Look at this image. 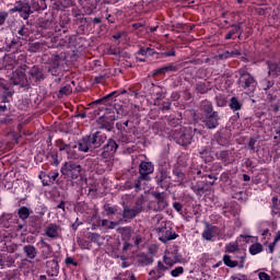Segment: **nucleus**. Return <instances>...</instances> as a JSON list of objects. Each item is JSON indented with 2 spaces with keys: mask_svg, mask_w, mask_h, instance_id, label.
I'll return each mask as SVG.
<instances>
[{
  "mask_svg": "<svg viewBox=\"0 0 280 280\" xmlns=\"http://www.w3.org/2000/svg\"><path fill=\"white\" fill-rule=\"evenodd\" d=\"M40 244H42V258L48 259V257H51V254L54 253L51 245H49V243H46L45 238L40 240Z\"/></svg>",
  "mask_w": 280,
  "mask_h": 280,
  "instance_id": "18",
  "label": "nucleus"
},
{
  "mask_svg": "<svg viewBox=\"0 0 280 280\" xmlns=\"http://www.w3.org/2000/svg\"><path fill=\"white\" fill-rule=\"evenodd\" d=\"M115 121H117V117L115 115L106 117L101 116L97 120L98 130H106L107 132H113L115 128Z\"/></svg>",
  "mask_w": 280,
  "mask_h": 280,
  "instance_id": "10",
  "label": "nucleus"
},
{
  "mask_svg": "<svg viewBox=\"0 0 280 280\" xmlns=\"http://www.w3.org/2000/svg\"><path fill=\"white\" fill-rule=\"evenodd\" d=\"M265 94L267 96L268 102H275V100H277V95H275V93L272 92H266Z\"/></svg>",
  "mask_w": 280,
  "mask_h": 280,
  "instance_id": "56",
  "label": "nucleus"
},
{
  "mask_svg": "<svg viewBox=\"0 0 280 280\" xmlns=\"http://www.w3.org/2000/svg\"><path fill=\"white\" fill-rule=\"evenodd\" d=\"M58 143H60L59 145V152H67L69 154V152H71V144H67L65 143L63 140H58Z\"/></svg>",
  "mask_w": 280,
  "mask_h": 280,
  "instance_id": "43",
  "label": "nucleus"
},
{
  "mask_svg": "<svg viewBox=\"0 0 280 280\" xmlns=\"http://www.w3.org/2000/svg\"><path fill=\"white\" fill-rule=\"evenodd\" d=\"M237 73L238 77L236 84L238 89H242L247 93H254L255 89H257V80L253 77V74L244 69H240Z\"/></svg>",
  "mask_w": 280,
  "mask_h": 280,
  "instance_id": "4",
  "label": "nucleus"
},
{
  "mask_svg": "<svg viewBox=\"0 0 280 280\" xmlns=\"http://www.w3.org/2000/svg\"><path fill=\"white\" fill-rule=\"evenodd\" d=\"M195 91L197 93H201V94H205L209 91V88H207V84L206 83H202V82H199L195 85Z\"/></svg>",
  "mask_w": 280,
  "mask_h": 280,
  "instance_id": "40",
  "label": "nucleus"
},
{
  "mask_svg": "<svg viewBox=\"0 0 280 280\" xmlns=\"http://www.w3.org/2000/svg\"><path fill=\"white\" fill-rule=\"evenodd\" d=\"M31 10L34 12H39V10H46L47 9V3L45 0H32L31 2Z\"/></svg>",
  "mask_w": 280,
  "mask_h": 280,
  "instance_id": "25",
  "label": "nucleus"
},
{
  "mask_svg": "<svg viewBox=\"0 0 280 280\" xmlns=\"http://www.w3.org/2000/svg\"><path fill=\"white\" fill-rule=\"evenodd\" d=\"M258 277H259L260 280H270V275H268L264 271L259 272Z\"/></svg>",
  "mask_w": 280,
  "mask_h": 280,
  "instance_id": "60",
  "label": "nucleus"
},
{
  "mask_svg": "<svg viewBox=\"0 0 280 280\" xmlns=\"http://www.w3.org/2000/svg\"><path fill=\"white\" fill-rule=\"evenodd\" d=\"M18 34L20 35L19 38H23V36H25V25H22L19 31Z\"/></svg>",
  "mask_w": 280,
  "mask_h": 280,
  "instance_id": "64",
  "label": "nucleus"
},
{
  "mask_svg": "<svg viewBox=\"0 0 280 280\" xmlns=\"http://www.w3.org/2000/svg\"><path fill=\"white\" fill-rule=\"evenodd\" d=\"M60 60H61L60 56L52 55L51 58L49 59L50 67H55V68L60 67Z\"/></svg>",
  "mask_w": 280,
  "mask_h": 280,
  "instance_id": "42",
  "label": "nucleus"
},
{
  "mask_svg": "<svg viewBox=\"0 0 280 280\" xmlns=\"http://www.w3.org/2000/svg\"><path fill=\"white\" fill-rule=\"evenodd\" d=\"M213 231H215V226L211 225V223L206 222V229L201 234L202 238L207 242H211V240H213Z\"/></svg>",
  "mask_w": 280,
  "mask_h": 280,
  "instance_id": "20",
  "label": "nucleus"
},
{
  "mask_svg": "<svg viewBox=\"0 0 280 280\" xmlns=\"http://www.w3.org/2000/svg\"><path fill=\"white\" fill-rule=\"evenodd\" d=\"M174 176H176L177 180L179 183H183L185 180V173H183L180 170L176 168L173 171Z\"/></svg>",
  "mask_w": 280,
  "mask_h": 280,
  "instance_id": "46",
  "label": "nucleus"
},
{
  "mask_svg": "<svg viewBox=\"0 0 280 280\" xmlns=\"http://www.w3.org/2000/svg\"><path fill=\"white\" fill-rule=\"evenodd\" d=\"M202 178H210V180H207L208 185H215V180H218V178L212 175H202Z\"/></svg>",
  "mask_w": 280,
  "mask_h": 280,
  "instance_id": "55",
  "label": "nucleus"
},
{
  "mask_svg": "<svg viewBox=\"0 0 280 280\" xmlns=\"http://www.w3.org/2000/svg\"><path fill=\"white\" fill-rule=\"evenodd\" d=\"M66 264H67V266H78V262L75 260H73V258H71V257L66 258Z\"/></svg>",
  "mask_w": 280,
  "mask_h": 280,
  "instance_id": "61",
  "label": "nucleus"
},
{
  "mask_svg": "<svg viewBox=\"0 0 280 280\" xmlns=\"http://www.w3.org/2000/svg\"><path fill=\"white\" fill-rule=\"evenodd\" d=\"M27 66L19 67L13 73L11 78V84L13 86H21V89H25L26 91H30L32 86H30V81L27 78V74H25V71H27Z\"/></svg>",
  "mask_w": 280,
  "mask_h": 280,
  "instance_id": "5",
  "label": "nucleus"
},
{
  "mask_svg": "<svg viewBox=\"0 0 280 280\" xmlns=\"http://www.w3.org/2000/svg\"><path fill=\"white\" fill-rule=\"evenodd\" d=\"M150 174H154V164H152V162H141L139 165V176L135 182L136 191L143 189V182L150 183V180H152Z\"/></svg>",
  "mask_w": 280,
  "mask_h": 280,
  "instance_id": "3",
  "label": "nucleus"
},
{
  "mask_svg": "<svg viewBox=\"0 0 280 280\" xmlns=\"http://www.w3.org/2000/svg\"><path fill=\"white\" fill-rule=\"evenodd\" d=\"M175 140L178 145H189L191 143V135L185 131H179L175 133Z\"/></svg>",
  "mask_w": 280,
  "mask_h": 280,
  "instance_id": "17",
  "label": "nucleus"
},
{
  "mask_svg": "<svg viewBox=\"0 0 280 280\" xmlns=\"http://www.w3.org/2000/svg\"><path fill=\"white\" fill-rule=\"evenodd\" d=\"M257 143V138H249L247 142V148L250 150V152H255V145Z\"/></svg>",
  "mask_w": 280,
  "mask_h": 280,
  "instance_id": "48",
  "label": "nucleus"
},
{
  "mask_svg": "<svg viewBox=\"0 0 280 280\" xmlns=\"http://www.w3.org/2000/svg\"><path fill=\"white\" fill-rule=\"evenodd\" d=\"M191 189L192 191H195L197 196H202V194H205V187L202 186L196 185V186H192Z\"/></svg>",
  "mask_w": 280,
  "mask_h": 280,
  "instance_id": "50",
  "label": "nucleus"
},
{
  "mask_svg": "<svg viewBox=\"0 0 280 280\" xmlns=\"http://www.w3.org/2000/svg\"><path fill=\"white\" fill-rule=\"evenodd\" d=\"M267 66L269 69V75H278L277 73V69H279V66H277V63L271 62V61H267Z\"/></svg>",
  "mask_w": 280,
  "mask_h": 280,
  "instance_id": "41",
  "label": "nucleus"
},
{
  "mask_svg": "<svg viewBox=\"0 0 280 280\" xmlns=\"http://www.w3.org/2000/svg\"><path fill=\"white\" fill-rule=\"evenodd\" d=\"M46 272L50 277H58V272H60V265L58 260L51 259L46 261Z\"/></svg>",
  "mask_w": 280,
  "mask_h": 280,
  "instance_id": "15",
  "label": "nucleus"
},
{
  "mask_svg": "<svg viewBox=\"0 0 280 280\" xmlns=\"http://www.w3.org/2000/svg\"><path fill=\"white\" fill-rule=\"evenodd\" d=\"M50 158L54 161L55 167H58V165H60V161H58V152H51Z\"/></svg>",
  "mask_w": 280,
  "mask_h": 280,
  "instance_id": "52",
  "label": "nucleus"
},
{
  "mask_svg": "<svg viewBox=\"0 0 280 280\" xmlns=\"http://www.w3.org/2000/svg\"><path fill=\"white\" fill-rule=\"evenodd\" d=\"M178 237V234L176 232H172V229L162 228L159 231V240L160 242H163V244H167L171 242V240H176Z\"/></svg>",
  "mask_w": 280,
  "mask_h": 280,
  "instance_id": "12",
  "label": "nucleus"
},
{
  "mask_svg": "<svg viewBox=\"0 0 280 280\" xmlns=\"http://www.w3.org/2000/svg\"><path fill=\"white\" fill-rule=\"evenodd\" d=\"M262 250H264V245H261L260 243L253 244L249 247L250 255H259V253H261Z\"/></svg>",
  "mask_w": 280,
  "mask_h": 280,
  "instance_id": "36",
  "label": "nucleus"
},
{
  "mask_svg": "<svg viewBox=\"0 0 280 280\" xmlns=\"http://www.w3.org/2000/svg\"><path fill=\"white\" fill-rule=\"evenodd\" d=\"M242 103L240 102V100H237V97L233 96L231 100H230V108L232 110H242Z\"/></svg>",
  "mask_w": 280,
  "mask_h": 280,
  "instance_id": "33",
  "label": "nucleus"
},
{
  "mask_svg": "<svg viewBox=\"0 0 280 280\" xmlns=\"http://www.w3.org/2000/svg\"><path fill=\"white\" fill-rule=\"evenodd\" d=\"M180 69H183V63L173 62V63H168V65L164 66L165 73H176Z\"/></svg>",
  "mask_w": 280,
  "mask_h": 280,
  "instance_id": "28",
  "label": "nucleus"
},
{
  "mask_svg": "<svg viewBox=\"0 0 280 280\" xmlns=\"http://www.w3.org/2000/svg\"><path fill=\"white\" fill-rule=\"evenodd\" d=\"M185 272V268L177 267L171 271L172 277H179V275H183Z\"/></svg>",
  "mask_w": 280,
  "mask_h": 280,
  "instance_id": "51",
  "label": "nucleus"
},
{
  "mask_svg": "<svg viewBox=\"0 0 280 280\" xmlns=\"http://www.w3.org/2000/svg\"><path fill=\"white\" fill-rule=\"evenodd\" d=\"M164 264L166 266H170V268H172L174 266V260H172V258L167 257V256H164Z\"/></svg>",
  "mask_w": 280,
  "mask_h": 280,
  "instance_id": "57",
  "label": "nucleus"
},
{
  "mask_svg": "<svg viewBox=\"0 0 280 280\" xmlns=\"http://www.w3.org/2000/svg\"><path fill=\"white\" fill-rule=\"evenodd\" d=\"M170 178H172V176H170V172L167 171V168L160 167L155 176V183L160 187H163L165 183H170Z\"/></svg>",
  "mask_w": 280,
  "mask_h": 280,
  "instance_id": "14",
  "label": "nucleus"
},
{
  "mask_svg": "<svg viewBox=\"0 0 280 280\" xmlns=\"http://www.w3.org/2000/svg\"><path fill=\"white\" fill-rule=\"evenodd\" d=\"M233 56H242V52L240 50L225 51L221 58H233Z\"/></svg>",
  "mask_w": 280,
  "mask_h": 280,
  "instance_id": "45",
  "label": "nucleus"
},
{
  "mask_svg": "<svg viewBox=\"0 0 280 280\" xmlns=\"http://www.w3.org/2000/svg\"><path fill=\"white\" fill-rule=\"evenodd\" d=\"M122 219H119L118 221H108V219H103L102 220V226L104 229L113 230L117 226H119L120 222H122Z\"/></svg>",
  "mask_w": 280,
  "mask_h": 280,
  "instance_id": "30",
  "label": "nucleus"
},
{
  "mask_svg": "<svg viewBox=\"0 0 280 280\" xmlns=\"http://www.w3.org/2000/svg\"><path fill=\"white\" fill-rule=\"evenodd\" d=\"M272 86H275V81L265 80L262 82V91H265V92L270 91V89H272Z\"/></svg>",
  "mask_w": 280,
  "mask_h": 280,
  "instance_id": "47",
  "label": "nucleus"
},
{
  "mask_svg": "<svg viewBox=\"0 0 280 280\" xmlns=\"http://www.w3.org/2000/svg\"><path fill=\"white\" fill-rule=\"evenodd\" d=\"M43 47H45V45L40 42L32 43L28 46V51L31 54H36V51H40V49H43Z\"/></svg>",
  "mask_w": 280,
  "mask_h": 280,
  "instance_id": "35",
  "label": "nucleus"
},
{
  "mask_svg": "<svg viewBox=\"0 0 280 280\" xmlns=\"http://www.w3.org/2000/svg\"><path fill=\"white\" fill-rule=\"evenodd\" d=\"M272 126H273V130H275L276 135H278L280 137V116H277L273 119Z\"/></svg>",
  "mask_w": 280,
  "mask_h": 280,
  "instance_id": "44",
  "label": "nucleus"
},
{
  "mask_svg": "<svg viewBox=\"0 0 280 280\" xmlns=\"http://www.w3.org/2000/svg\"><path fill=\"white\" fill-rule=\"evenodd\" d=\"M106 113H116L120 117H126V115H128V112H126L121 105H114L113 108H106Z\"/></svg>",
  "mask_w": 280,
  "mask_h": 280,
  "instance_id": "31",
  "label": "nucleus"
},
{
  "mask_svg": "<svg viewBox=\"0 0 280 280\" xmlns=\"http://www.w3.org/2000/svg\"><path fill=\"white\" fill-rule=\"evenodd\" d=\"M156 270H160V271H162V272H165V270H168V268H167L165 265H163L162 261H159V262H158Z\"/></svg>",
  "mask_w": 280,
  "mask_h": 280,
  "instance_id": "62",
  "label": "nucleus"
},
{
  "mask_svg": "<svg viewBox=\"0 0 280 280\" xmlns=\"http://www.w3.org/2000/svg\"><path fill=\"white\" fill-rule=\"evenodd\" d=\"M106 133L102 131L90 132L89 135L82 137L75 144L72 145V149L78 148L79 152H93L97 148H102L106 143Z\"/></svg>",
  "mask_w": 280,
  "mask_h": 280,
  "instance_id": "1",
  "label": "nucleus"
},
{
  "mask_svg": "<svg viewBox=\"0 0 280 280\" xmlns=\"http://www.w3.org/2000/svg\"><path fill=\"white\" fill-rule=\"evenodd\" d=\"M223 262L228 266V268H236V266L240 264L237 260H232L229 255L223 256Z\"/></svg>",
  "mask_w": 280,
  "mask_h": 280,
  "instance_id": "37",
  "label": "nucleus"
},
{
  "mask_svg": "<svg viewBox=\"0 0 280 280\" xmlns=\"http://www.w3.org/2000/svg\"><path fill=\"white\" fill-rule=\"evenodd\" d=\"M88 240H90V242H94L95 244H98V246H102V244H104V236H101L98 233H93L90 232L88 233Z\"/></svg>",
  "mask_w": 280,
  "mask_h": 280,
  "instance_id": "29",
  "label": "nucleus"
},
{
  "mask_svg": "<svg viewBox=\"0 0 280 280\" xmlns=\"http://www.w3.org/2000/svg\"><path fill=\"white\" fill-rule=\"evenodd\" d=\"M23 252H24L25 256L27 257V259H36V257L38 255V249H36V247L34 245H25L23 247Z\"/></svg>",
  "mask_w": 280,
  "mask_h": 280,
  "instance_id": "22",
  "label": "nucleus"
},
{
  "mask_svg": "<svg viewBox=\"0 0 280 280\" xmlns=\"http://www.w3.org/2000/svg\"><path fill=\"white\" fill-rule=\"evenodd\" d=\"M61 174L72 180H77V178L82 176V165L73 161L66 162L61 167Z\"/></svg>",
  "mask_w": 280,
  "mask_h": 280,
  "instance_id": "6",
  "label": "nucleus"
},
{
  "mask_svg": "<svg viewBox=\"0 0 280 280\" xmlns=\"http://www.w3.org/2000/svg\"><path fill=\"white\" fill-rule=\"evenodd\" d=\"M72 93L73 89L71 88V84H66L59 90L58 97H65V95H71Z\"/></svg>",
  "mask_w": 280,
  "mask_h": 280,
  "instance_id": "34",
  "label": "nucleus"
},
{
  "mask_svg": "<svg viewBox=\"0 0 280 280\" xmlns=\"http://www.w3.org/2000/svg\"><path fill=\"white\" fill-rule=\"evenodd\" d=\"M8 16H10L8 12L0 11V26L5 25V21H8Z\"/></svg>",
  "mask_w": 280,
  "mask_h": 280,
  "instance_id": "49",
  "label": "nucleus"
},
{
  "mask_svg": "<svg viewBox=\"0 0 280 280\" xmlns=\"http://www.w3.org/2000/svg\"><path fill=\"white\" fill-rule=\"evenodd\" d=\"M165 66L159 69L153 70V75H165Z\"/></svg>",
  "mask_w": 280,
  "mask_h": 280,
  "instance_id": "54",
  "label": "nucleus"
},
{
  "mask_svg": "<svg viewBox=\"0 0 280 280\" xmlns=\"http://www.w3.org/2000/svg\"><path fill=\"white\" fill-rule=\"evenodd\" d=\"M43 224V218L36 214L31 215L28 219L30 233L32 235H38L40 233V226Z\"/></svg>",
  "mask_w": 280,
  "mask_h": 280,
  "instance_id": "11",
  "label": "nucleus"
},
{
  "mask_svg": "<svg viewBox=\"0 0 280 280\" xmlns=\"http://www.w3.org/2000/svg\"><path fill=\"white\" fill-rule=\"evenodd\" d=\"M173 208L175 209V211H177V213H180V211H183V203L174 202Z\"/></svg>",
  "mask_w": 280,
  "mask_h": 280,
  "instance_id": "58",
  "label": "nucleus"
},
{
  "mask_svg": "<svg viewBox=\"0 0 280 280\" xmlns=\"http://www.w3.org/2000/svg\"><path fill=\"white\" fill-rule=\"evenodd\" d=\"M103 211H105L106 215L110 218L112 215H117V212L119 211V207L110 206V203H105L103 206Z\"/></svg>",
  "mask_w": 280,
  "mask_h": 280,
  "instance_id": "27",
  "label": "nucleus"
},
{
  "mask_svg": "<svg viewBox=\"0 0 280 280\" xmlns=\"http://www.w3.org/2000/svg\"><path fill=\"white\" fill-rule=\"evenodd\" d=\"M45 235L50 240H57L60 235V226L56 223H50L45 230Z\"/></svg>",
  "mask_w": 280,
  "mask_h": 280,
  "instance_id": "16",
  "label": "nucleus"
},
{
  "mask_svg": "<svg viewBox=\"0 0 280 280\" xmlns=\"http://www.w3.org/2000/svg\"><path fill=\"white\" fill-rule=\"evenodd\" d=\"M31 14H34V11L32 10L30 2L24 1V4H22V14H20V16L24 21H27V19H30Z\"/></svg>",
  "mask_w": 280,
  "mask_h": 280,
  "instance_id": "23",
  "label": "nucleus"
},
{
  "mask_svg": "<svg viewBox=\"0 0 280 280\" xmlns=\"http://www.w3.org/2000/svg\"><path fill=\"white\" fill-rule=\"evenodd\" d=\"M219 159H221V161L226 162L229 159V151H221L219 152Z\"/></svg>",
  "mask_w": 280,
  "mask_h": 280,
  "instance_id": "53",
  "label": "nucleus"
},
{
  "mask_svg": "<svg viewBox=\"0 0 280 280\" xmlns=\"http://www.w3.org/2000/svg\"><path fill=\"white\" fill-rule=\"evenodd\" d=\"M55 211L59 210V213H61V215H65L67 213V202H65V200H60L59 205H57L54 208Z\"/></svg>",
  "mask_w": 280,
  "mask_h": 280,
  "instance_id": "38",
  "label": "nucleus"
},
{
  "mask_svg": "<svg viewBox=\"0 0 280 280\" xmlns=\"http://www.w3.org/2000/svg\"><path fill=\"white\" fill-rule=\"evenodd\" d=\"M148 51H150V47H147V48L141 47L137 54L138 56H148Z\"/></svg>",
  "mask_w": 280,
  "mask_h": 280,
  "instance_id": "59",
  "label": "nucleus"
},
{
  "mask_svg": "<svg viewBox=\"0 0 280 280\" xmlns=\"http://www.w3.org/2000/svg\"><path fill=\"white\" fill-rule=\"evenodd\" d=\"M235 250H237V245L230 244L226 246L228 253H235Z\"/></svg>",
  "mask_w": 280,
  "mask_h": 280,
  "instance_id": "63",
  "label": "nucleus"
},
{
  "mask_svg": "<svg viewBox=\"0 0 280 280\" xmlns=\"http://www.w3.org/2000/svg\"><path fill=\"white\" fill-rule=\"evenodd\" d=\"M143 211L141 206H136L133 208L124 207L122 220H135V217L139 215Z\"/></svg>",
  "mask_w": 280,
  "mask_h": 280,
  "instance_id": "13",
  "label": "nucleus"
},
{
  "mask_svg": "<svg viewBox=\"0 0 280 280\" xmlns=\"http://www.w3.org/2000/svg\"><path fill=\"white\" fill-rule=\"evenodd\" d=\"M235 34H244V28H242V22L235 25H232V30L225 35V40H231Z\"/></svg>",
  "mask_w": 280,
  "mask_h": 280,
  "instance_id": "21",
  "label": "nucleus"
},
{
  "mask_svg": "<svg viewBox=\"0 0 280 280\" xmlns=\"http://www.w3.org/2000/svg\"><path fill=\"white\" fill-rule=\"evenodd\" d=\"M101 150V159H103V161H108V159L117 154V150H119V144H117V141H115V139L109 138Z\"/></svg>",
  "mask_w": 280,
  "mask_h": 280,
  "instance_id": "7",
  "label": "nucleus"
},
{
  "mask_svg": "<svg viewBox=\"0 0 280 280\" xmlns=\"http://www.w3.org/2000/svg\"><path fill=\"white\" fill-rule=\"evenodd\" d=\"M201 110L205 115L202 122L208 130H215L220 126V114L213 110V104L209 101L201 103Z\"/></svg>",
  "mask_w": 280,
  "mask_h": 280,
  "instance_id": "2",
  "label": "nucleus"
},
{
  "mask_svg": "<svg viewBox=\"0 0 280 280\" xmlns=\"http://www.w3.org/2000/svg\"><path fill=\"white\" fill-rule=\"evenodd\" d=\"M27 78H28V86H32V84H38V82H43L45 80V71L43 68L38 66L27 67Z\"/></svg>",
  "mask_w": 280,
  "mask_h": 280,
  "instance_id": "8",
  "label": "nucleus"
},
{
  "mask_svg": "<svg viewBox=\"0 0 280 280\" xmlns=\"http://www.w3.org/2000/svg\"><path fill=\"white\" fill-rule=\"evenodd\" d=\"M138 266H151V264H154V258L145 255V254H140L138 255Z\"/></svg>",
  "mask_w": 280,
  "mask_h": 280,
  "instance_id": "24",
  "label": "nucleus"
},
{
  "mask_svg": "<svg viewBox=\"0 0 280 280\" xmlns=\"http://www.w3.org/2000/svg\"><path fill=\"white\" fill-rule=\"evenodd\" d=\"M214 138L219 145H229V139L224 138L222 133H215Z\"/></svg>",
  "mask_w": 280,
  "mask_h": 280,
  "instance_id": "39",
  "label": "nucleus"
},
{
  "mask_svg": "<svg viewBox=\"0 0 280 280\" xmlns=\"http://www.w3.org/2000/svg\"><path fill=\"white\" fill-rule=\"evenodd\" d=\"M32 213H33V211L25 206L20 207L18 210V215H19L20 220H22V222L30 220L32 218Z\"/></svg>",
  "mask_w": 280,
  "mask_h": 280,
  "instance_id": "19",
  "label": "nucleus"
},
{
  "mask_svg": "<svg viewBox=\"0 0 280 280\" xmlns=\"http://www.w3.org/2000/svg\"><path fill=\"white\" fill-rule=\"evenodd\" d=\"M151 196L154 198L155 202L153 211L159 213L160 211H165V209H167V194L153 190L151 191Z\"/></svg>",
  "mask_w": 280,
  "mask_h": 280,
  "instance_id": "9",
  "label": "nucleus"
},
{
  "mask_svg": "<svg viewBox=\"0 0 280 280\" xmlns=\"http://www.w3.org/2000/svg\"><path fill=\"white\" fill-rule=\"evenodd\" d=\"M58 176H60V173H58V172H50L48 175L45 174V173H42L39 175V178L44 183H45V178H49V183H54V180H56L58 178Z\"/></svg>",
  "mask_w": 280,
  "mask_h": 280,
  "instance_id": "32",
  "label": "nucleus"
},
{
  "mask_svg": "<svg viewBox=\"0 0 280 280\" xmlns=\"http://www.w3.org/2000/svg\"><path fill=\"white\" fill-rule=\"evenodd\" d=\"M114 95H117V91H114V92L105 95L104 97L98 98V100L92 102L90 104L91 108H93V106H97V104H106V102H110V100H113Z\"/></svg>",
  "mask_w": 280,
  "mask_h": 280,
  "instance_id": "26",
  "label": "nucleus"
}]
</instances>
